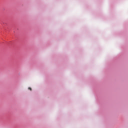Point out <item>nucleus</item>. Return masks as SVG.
Segmentation results:
<instances>
[{
	"label": "nucleus",
	"mask_w": 128,
	"mask_h": 128,
	"mask_svg": "<svg viewBox=\"0 0 128 128\" xmlns=\"http://www.w3.org/2000/svg\"><path fill=\"white\" fill-rule=\"evenodd\" d=\"M28 88V90H32V88Z\"/></svg>",
	"instance_id": "nucleus-1"
}]
</instances>
